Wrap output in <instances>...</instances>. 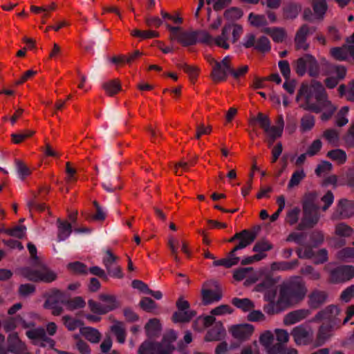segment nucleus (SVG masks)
I'll return each mask as SVG.
<instances>
[{"instance_id": "obj_1", "label": "nucleus", "mask_w": 354, "mask_h": 354, "mask_svg": "<svg viewBox=\"0 0 354 354\" xmlns=\"http://www.w3.org/2000/svg\"><path fill=\"white\" fill-rule=\"evenodd\" d=\"M324 88L317 81H312L310 84H303L298 91L296 101L300 108L315 113L322 111L319 100L322 99Z\"/></svg>"}, {"instance_id": "obj_2", "label": "nucleus", "mask_w": 354, "mask_h": 354, "mask_svg": "<svg viewBox=\"0 0 354 354\" xmlns=\"http://www.w3.org/2000/svg\"><path fill=\"white\" fill-rule=\"evenodd\" d=\"M207 62L212 66L210 77L214 82L225 81L230 74L232 66V57L225 56L222 60L217 61L212 56L207 57Z\"/></svg>"}, {"instance_id": "obj_3", "label": "nucleus", "mask_w": 354, "mask_h": 354, "mask_svg": "<svg viewBox=\"0 0 354 354\" xmlns=\"http://www.w3.org/2000/svg\"><path fill=\"white\" fill-rule=\"evenodd\" d=\"M302 208L303 216L297 226V230H304L313 228L318 223L320 218L319 207L313 201L306 200L303 203Z\"/></svg>"}, {"instance_id": "obj_4", "label": "nucleus", "mask_w": 354, "mask_h": 354, "mask_svg": "<svg viewBox=\"0 0 354 354\" xmlns=\"http://www.w3.org/2000/svg\"><path fill=\"white\" fill-rule=\"evenodd\" d=\"M20 273L24 278L35 282L50 283L57 279V274L46 266H41L37 269L24 268Z\"/></svg>"}, {"instance_id": "obj_5", "label": "nucleus", "mask_w": 354, "mask_h": 354, "mask_svg": "<svg viewBox=\"0 0 354 354\" xmlns=\"http://www.w3.org/2000/svg\"><path fill=\"white\" fill-rule=\"evenodd\" d=\"M254 122L259 123L260 127L263 130L268 138L269 145H272L274 140L282 136L283 130L277 126H271V121L267 115L259 113L256 118H252L250 123Z\"/></svg>"}, {"instance_id": "obj_6", "label": "nucleus", "mask_w": 354, "mask_h": 354, "mask_svg": "<svg viewBox=\"0 0 354 354\" xmlns=\"http://www.w3.org/2000/svg\"><path fill=\"white\" fill-rule=\"evenodd\" d=\"M222 297V290L216 281H209L203 283L201 289L203 305L208 306L218 302Z\"/></svg>"}, {"instance_id": "obj_7", "label": "nucleus", "mask_w": 354, "mask_h": 354, "mask_svg": "<svg viewBox=\"0 0 354 354\" xmlns=\"http://www.w3.org/2000/svg\"><path fill=\"white\" fill-rule=\"evenodd\" d=\"M341 309L336 305H329L324 309L319 310L314 317L313 322H319L326 320V323L332 326L341 328L343 325L339 317Z\"/></svg>"}, {"instance_id": "obj_8", "label": "nucleus", "mask_w": 354, "mask_h": 354, "mask_svg": "<svg viewBox=\"0 0 354 354\" xmlns=\"http://www.w3.org/2000/svg\"><path fill=\"white\" fill-rule=\"evenodd\" d=\"M166 27L170 31V40H177L183 46L196 44L195 31H182L180 27H174L169 24H167Z\"/></svg>"}, {"instance_id": "obj_9", "label": "nucleus", "mask_w": 354, "mask_h": 354, "mask_svg": "<svg viewBox=\"0 0 354 354\" xmlns=\"http://www.w3.org/2000/svg\"><path fill=\"white\" fill-rule=\"evenodd\" d=\"M354 215V201L346 198L339 200L330 219L333 221L348 218Z\"/></svg>"}, {"instance_id": "obj_10", "label": "nucleus", "mask_w": 354, "mask_h": 354, "mask_svg": "<svg viewBox=\"0 0 354 354\" xmlns=\"http://www.w3.org/2000/svg\"><path fill=\"white\" fill-rule=\"evenodd\" d=\"M294 342L297 346H308L313 342V330L309 327L303 324L294 327L290 333Z\"/></svg>"}, {"instance_id": "obj_11", "label": "nucleus", "mask_w": 354, "mask_h": 354, "mask_svg": "<svg viewBox=\"0 0 354 354\" xmlns=\"http://www.w3.org/2000/svg\"><path fill=\"white\" fill-rule=\"evenodd\" d=\"M261 279L262 281L255 286L254 291L264 292L265 300L275 299L277 295L275 279L269 274H263Z\"/></svg>"}, {"instance_id": "obj_12", "label": "nucleus", "mask_w": 354, "mask_h": 354, "mask_svg": "<svg viewBox=\"0 0 354 354\" xmlns=\"http://www.w3.org/2000/svg\"><path fill=\"white\" fill-rule=\"evenodd\" d=\"M118 259V257L110 250H106L105 255L102 259V263L109 275L115 278L122 279L124 274L122 268L117 264Z\"/></svg>"}, {"instance_id": "obj_13", "label": "nucleus", "mask_w": 354, "mask_h": 354, "mask_svg": "<svg viewBox=\"0 0 354 354\" xmlns=\"http://www.w3.org/2000/svg\"><path fill=\"white\" fill-rule=\"evenodd\" d=\"M354 277V267L352 266H339L329 272V281L333 283H344Z\"/></svg>"}, {"instance_id": "obj_14", "label": "nucleus", "mask_w": 354, "mask_h": 354, "mask_svg": "<svg viewBox=\"0 0 354 354\" xmlns=\"http://www.w3.org/2000/svg\"><path fill=\"white\" fill-rule=\"evenodd\" d=\"M26 334L36 345L42 347L48 346L50 348H53L55 346L54 340L47 336L43 328L30 329L26 331Z\"/></svg>"}, {"instance_id": "obj_15", "label": "nucleus", "mask_w": 354, "mask_h": 354, "mask_svg": "<svg viewBox=\"0 0 354 354\" xmlns=\"http://www.w3.org/2000/svg\"><path fill=\"white\" fill-rule=\"evenodd\" d=\"M315 28L310 27L307 24H303L297 31L295 37V44L297 50H307L309 44L307 43L306 38L308 35L313 34Z\"/></svg>"}, {"instance_id": "obj_16", "label": "nucleus", "mask_w": 354, "mask_h": 354, "mask_svg": "<svg viewBox=\"0 0 354 354\" xmlns=\"http://www.w3.org/2000/svg\"><path fill=\"white\" fill-rule=\"evenodd\" d=\"M232 337L239 341L250 338L254 332V326L249 324L233 325L229 328Z\"/></svg>"}, {"instance_id": "obj_17", "label": "nucleus", "mask_w": 354, "mask_h": 354, "mask_svg": "<svg viewBox=\"0 0 354 354\" xmlns=\"http://www.w3.org/2000/svg\"><path fill=\"white\" fill-rule=\"evenodd\" d=\"M339 328L328 324H322L317 330L316 346H319L325 344L333 336L334 332Z\"/></svg>"}, {"instance_id": "obj_18", "label": "nucleus", "mask_w": 354, "mask_h": 354, "mask_svg": "<svg viewBox=\"0 0 354 354\" xmlns=\"http://www.w3.org/2000/svg\"><path fill=\"white\" fill-rule=\"evenodd\" d=\"M138 354H168L167 350H162L158 342L145 341L138 349Z\"/></svg>"}, {"instance_id": "obj_19", "label": "nucleus", "mask_w": 354, "mask_h": 354, "mask_svg": "<svg viewBox=\"0 0 354 354\" xmlns=\"http://www.w3.org/2000/svg\"><path fill=\"white\" fill-rule=\"evenodd\" d=\"M311 312L308 309H299L286 314L283 318V324L286 326L296 324L310 315Z\"/></svg>"}, {"instance_id": "obj_20", "label": "nucleus", "mask_w": 354, "mask_h": 354, "mask_svg": "<svg viewBox=\"0 0 354 354\" xmlns=\"http://www.w3.org/2000/svg\"><path fill=\"white\" fill-rule=\"evenodd\" d=\"M327 298L326 292L315 290L308 295V304L310 308L317 309L326 301Z\"/></svg>"}, {"instance_id": "obj_21", "label": "nucleus", "mask_w": 354, "mask_h": 354, "mask_svg": "<svg viewBox=\"0 0 354 354\" xmlns=\"http://www.w3.org/2000/svg\"><path fill=\"white\" fill-rule=\"evenodd\" d=\"M294 303L301 301L306 296L307 288L302 283L291 284L288 287Z\"/></svg>"}, {"instance_id": "obj_22", "label": "nucleus", "mask_w": 354, "mask_h": 354, "mask_svg": "<svg viewBox=\"0 0 354 354\" xmlns=\"http://www.w3.org/2000/svg\"><path fill=\"white\" fill-rule=\"evenodd\" d=\"M225 334V330L223 324L221 322H217L213 327L207 331L205 335V340L208 342L218 341L224 337Z\"/></svg>"}, {"instance_id": "obj_23", "label": "nucleus", "mask_w": 354, "mask_h": 354, "mask_svg": "<svg viewBox=\"0 0 354 354\" xmlns=\"http://www.w3.org/2000/svg\"><path fill=\"white\" fill-rule=\"evenodd\" d=\"M8 351L15 354H29L26 351V346L16 335L10 336L8 339Z\"/></svg>"}, {"instance_id": "obj_24", "label": "nucleus", "mask_w": 354, "mask_h": 354, "mask_svg": "<svg viewBox=\"0 0 354 354\" xmlns=\"http://www.w3.org/2000/svg\"><path fill=\"white\" fill-rule=\"evenodd\" d=\"M274 336L271 331L266 330L263 333L260 337V343L265 347L266 351L269 354H277V350L272 346Z\"/></svg>"}, {"instance_id": "obj_25", "label": "nucleus", "mask_w": 354, "mask_h": 354, "mask_svg": "<svg viewBox=\"0 0 354 354\" xmlns=\"http://www.w3.org/2000/svg\"><path fill=\"white\" fill-rule=\"evenodd\" d=\"M177 335L174 330H169L167 332L160 342H158L161 345L162 350H167L168 354H171L174 350V346L172 343L176 340Z\"/></svg>"}, {"instance_id": "obj_26", "label": "nucleus", "mask_w": 354, "mask_h": 354, "mask_svg": "<svg viewBox=\"0 0 354 354\" xmlns=\"http://www.w3.org/2000/svg\"><path fill=\"white\" fill-rule=\"evenodd\" d=\"M57 240L63 241L66 240L72 232V225L67 221H63L60 218L57 220Z\"/></svg>"}, {"instance_id": "obj_27", "label": "nucleus", "mask_w": 354, "mask_h": 354, "mask_svg": "<svg viewBox=\"0 0 354 354\" xmlns=\"http://www.w3.org/2000/svg\"><path fill=\"white\" fill-rule=\"evenodd\" d=\"M263 32L269 35L276 43H282L287 37L286 31L283 28H266L263 29Z\"/></svg>"}, {"instance_id": "obj_28", "label": "nucleus", "mask_w": 354, "mask_h": 354, "mask_svg": "<svg viewBox=\"0 0 354 354\" xmlns=\"http://www.w3.org/2000/svg\"><path fill=\"white\" fill-rule=\"evenodd\" d=\"M17 326H21L24 328H30L33 326L32 322L26 323L21 317H11L6 320L3 323V328L6 331H10L15 329Z\"/></svg>"}, {"instance_id": "obj_29", "label": "nucleus", "mask_w": 354, "mask_h": 354, "mask_svg": "<svg viewBox=\"0 0 354 354\" xmlns=\"http://www.w3.org/2000/svg\"><path fill=\"white\" fill-rule=\"evenodd\" d=\"M315 19L322 21L328 10L326 0H313L312 3Z\"/></svg>"}, {"instance_id": "obj_30", "label": "nucleus", "mask_w": 354, "mask_h": 354, "mask_svg": "<svg viewBox=\"0 0 354 354\" xmlns=\"http://www.w3.org/2000/svg\"><path fill=\"white\" fill-rule=\"evenodd\" d=\"M241 234L242 235H241V237H239V243L237 244L242 250L254 242L257 237V232L254 231L243 230L241 231Z\"/></svg>"}, {"instance_id": "obj_31", "label": "nucleus", "mask_w": 354, "mask_h": 354, "mask_svg": "<svg viewBox=\"0 0 354 354\" xmlns=\"http://www.w3.org/2000/svg\"><path fill=\"white\" fill-rule=\"evenodd\" d=\"M230 33V26L225 25L222 29L221 34L214 39V43L221 48L228 49L230 48L228 43Z\"/></svg>"}, {"instance_id": "obj_32", "label": "nucleus", "mask_w": 354, "mask_h": 354, "mask_svg": "<svg viewBox=\"0 0 354 354\" xmlns=\"http://www.w3.org/2000/svg\"><path fill=\"white\" fill-rule=\"evenodd\" d=\"M80 333L91 343H97L101 338L100 333L91 327H81Z\"/></svg>"}, {"instance_id": "obj_33", "label": "nucleus", "mask_w": 354, "mask_h": 354, "mask_svg": "<svg viewBox=\"0 0 354 354\" xmlns=\"http://www.w3.org/2000/svg\"><path fill=\"white\" fill-rule=\"evenodd\" d=\"M330 53L334 59L338 61L346 60L348 55H350L348 45L332 48L330 50Z\"/></svg>"}, {"instance_id": "obj_34", "label": "nucleus", "mask_w": 354, "mask_h": 354, "mask_svg": "<svg viewBox=\"0 0 354 354\" xmlns=\"http://www.w3.org/2000/svg\"><path fill=\"white\" fill-rule=\"evenodd\" d=\"M111 331L115 334L119 343L123 344L126 339V331L124 324L115 322L111 327Z\"/></svg>"}, {"instance_id": "obj_35", "label": "nucleus", "mask_w": 354, "mask_h": 354, "mask_svg": "<svg viewBox=\"0 0 354 354\" xmlns=\"http://www.w3.org/2000/svg\"><path fill=\"white\" fill-rule=\"evenodd\" d=\"M277 301L278 305H280L281 307L283 308V310L290 305L294 304L288 287L281 289L279 296Z\"/></svg>"}, {"instance_id": "obj_36", "label": "nucleus", "mask_w": 354, "mask_h": 354, "mask_svg": "<svg viewBox=\"0 0 354 354\" xmlns=\"http://www.w3.org/2000/svg\"><path fill=\"white\" fill-rule=\"evenodd\" d=\"M232 303L244 312L250 311L254 308V302L248 298L239 299L236 297L232 299Z\"/></svg>"}, {"instance_id": "obj_37", "label": "nucleus", "mask_w": 354, "mask_h": 354, "mask_svg": "<svg viewBox=\"0 0 354 354\" xmlns=\"http://www.w3.org/2000/svg\"><path fill=\"white\" fill-rule=\"evenodd\" d=\"M297 265L298 261L297 260L289 262H274L271 264L270 268L272 271H287L294 269Z\"/></svg>"}, {"instance_id": "obj_38", "label": "nucleus", "mask_w": 354, "mask_h": 354, "mask_svg": "<svg viewBox=\"0 0 354 354\" xmlns=\"http://www.w3.org/2000/svg\"><path fill=\"white\" fill-rule=\"evenodd\" d=\"M99 299L104 304V306L106 309H109V312L117 308L119 306L118 302L115 297L111 295L100 294L98 296Z\"/></svg>"}, {"instance_id": "obj_39", "label": "nucleus", "mask_w": 354, "mask_h": 354, "mask_svg": "<svg viewBox=\"0 0 354 354\" xmlns=\"http://www.w3.org/2000/svg\"><path fill=\"white\" fill-rule=\"evenodd\" d=\"M301 209L298 207H295L288 209L286 212L285 222L290 226L298 223L300 218Z\"/></svg>"}, {"instance_id": "obj_40", "label": "nucleus", "mask_w": 354, "mask_h": 354, "mask_svg": "<svg viewBox=\"0 0 354 354\" xmlns=\"http://www.w3.org/2000/svg\"><path fill=\"white\" fill-rule=\"evenodd\" d=\"M102 88L109 95L113 96L121 90V85L118 80H112L103 83Z\"/></svg>"}, {"instance_id": "obj_41", "label": "nucleus", "mask_w": 354, "mask_h": 354, "mask_svg": "<svg viewBox=\"0 0 354 354\" xmlns=\"http://www.w3.org/2000/svg\"><path fill=\"white\" fill-rule=\"evenodd\" d=\"M262 53H268L271 50V44L269 39L266 36H261L256 39L254 48Z\"/></svg>"}, {"instance_id": "obj_42", "label": "nucleus", "mask_w": 354, "mask_h": 354, "mask_svg": "<svg viewBox=\"0 0 354 354\" xmlns=\"http://www.w3.org/2000/svg\"><path fill=\"white\" fill-rule=\"evenodd\" d=\"M194 316L195 313L193 310H178L174 313L172 319L174 322H187Z\"/></svg>"}, {"instance_id": "obj_43", "label": "nucleus", "mask_w": 354, "mask_h": 354, "mask_svg": "<svg viewBox=\"0 0 354 354\" xmlns=\"http://www.w3.org/2000/svg\"><path fill=\"white\" fill-rule=\"evenodd\" d=\"M327 156L332 160L337 162L338 164H344L347 159L346 152L340 149H336L329 151L327 153Z\"/></svg>"}, {"instance_id": "obj_44", "label": "nucleus", "mask_w": 354, "mask_h": 354, "mask_svg": "<svg viewBox=\"0 0 354 354\" xmlns=\"http://www.w3.org/2000/svg\"><path fill=\"white\" fill-rule=\"evenodd\" d=\"M306 178V173L304 169H298L293 172L289 183L288 184V189H292L299 185V183Z\"/></svg>"}, {"instance_id": "obj_45", "label": "nucleus", "mask_w": 354, "mask_h": 354, "mask_svg": "<svg viewBox=\"0 0 354 354\" xmlns=\"http://www.w3.org/2000/svg\"><path fill=\"white\" fill-rule=\"evenodd\" d=\"M274 334L278 348L283 347L289 342L290 335L286 330L281 328L275 329Z\"/></svg>"}, {"instance_id": "obj_46", "label": "nucleus", "mask_w": 354, "mask_h": 354, "mask_svg": "<svg viewBox=\"0 0 354 354\" xmlns=\"http://www.w3.org/2000/svg\"><path fill=\"white\" fill-rule=\"evenodd\" d=\"M145 330L147 335L153 337L160 330V324L158 319H151L145 325Z\"/></svg>"}, {"instance_id": "obj_47", "label": "nucleus", "mask_w": 354, "mask_h": 354, "mask_svg": "<svg viewBox=\"0 0 354 354\" xmlns=\"http://www.w3.org/2000/svg\"><path fill=\"white\" fill-rule=\"evenodd\" d=\"M309 56V54H306L296 61L295 71L296 73L300 76H303L306 73L308 65Z\"/></svg>"}, {"instance_id": "obj_48", "label": "nucleus", "mask_w": 354, "mask_h": 354, "mask_svg": "<svg viewBox=\"0 0 354 354\" xmlns=\"http://www.w3.org/2000/svg\"><path fill=\"white\" fill-rule=\"evenodd\" d=\"M353 232V229L344 223H339L335 227V234L338 236L349 237Z\"/></svg>"}, {"instance_id": "obj_49", "label": "nucleus", "mask_w": 354, "mask_h": 354, "mask_svg": "<svg viewBox=\"0 0 354 354\" xmlns=\"http://www.w3.org/2000/svg\"><path fill=\"white\" fill-rule=\"evenodd\" d=\"M65 305L68 310L73 311L84 308L86 302L82 297H75L66 301Z\"/></svg>"}, {"instance_id": "obj_50", "label": "nucleus", "mask_w": 354, "mask_h": 354, "mask_svg": "<svg viewBox=\"0 0 354 354\" xmlns=\"http://www.w3.org/2000/svg\"><path fill=\"white\" fill-rule=\"evenodd\" d=\"M63 323L68 330L73 331L83 326V323L80 319H74L69 315H65L62 317Z\"/></svg>"}, {"instance_id": "obj_51", "label": "nucleus", "mask_w": 354, "mask_h": 354, "mask_svg": "<svg viewBox=\"0 0 354 354\" xmlns=\"http://www.w3.org/2000/svg\"><path fill=\"white\" fill-rule=\"evenodd\" d=\"M266 301L269 303L263 306V310L268 315H272L283 310V308L278 305L277 301H274V299Z\"/></svg>"}, {"instance_id": "obj_52", "label": "nucleus", "mask_w": 354, "mask_h": 354, "mask_svg": "<svg viewBox=\"0 0 354 354\" xmlns=\"http://www.w3.org/2000/svg\"><path fill=\"white\" fill-rule=\"evenodd\" d=\"M300 10V6L296 4L288 5L283 9V17L286 19H294L298 16Z\"/></svg>"}, {"instance_id": "obj_53", "label": "nucleus", "mask_w": 354, "mask_h": 354, "mask_svg": "<svg viewBox=\"0 0 354 354\" xmlns=\"http://www.w3.org/2000/svg\"><path fill=\"white\" fill-rule=\"evenodd\" d=\"M323 137L329 143L333 145H337L339 139V133L335 129H329L324 131Z\"/></svg>"}, {"instance_id": "obj_54", "label": "nucleus", "mask_w": 354, "mask_h": 354, "mask_svg": "<svg viewBox=\"0 0 354 354\" xmlns=\"http://www.w3.org/2000/svg\"><path fill=\"white\" fill-rule=\"evenodd\" d=\"M248 21L250 24L254 27L264 26L268 24L264 15H255L252 12L249 15Z\"/></svg>"}, {"instance_id": "obj_55", "label": "nucleus", "mask_w": 354, "mask_h": 354, "mask_svg": "<svg viewBox=\"0 0 354 354\" xmlns=\"http://www.w3.org/2000/svg\"><path fill=\"white\" fill-rule=\"evenodd\" d=\"M88 306L90 310L95 314L104 315L109 313V309H106L102 303H97L93 299L88 301Z\"/></svg>"}, {"instance_id": "obj_56", "label": "nucleus", "mask_w": 354, "mask_h": 354, "mask_svg": "<svg viewBox=\"0 0 354 354\" xmlns=\"http://www.w3.org/2000/svg\"><path fill=\"white\" fill-rule=\"evenodd\" d=\"M348 108L347 106L342 107L337 113L335 117V124L338 127L345 126L348 122L347 118Z\"/></svg>"}, {"instance_id": "obj_57", "label": "nucleus", "mask_w": 354, "mask_h": 354, "mask_svg": "<svg viewBox=\"0 0 354 354\" xmlns=\"http://www.w3.org/2000/svg\"><path fill=\"white\" fill-rule=\"evenodd\" d=\"M26 233V227L24 225H17L9 230H5V234L17 239H22Z\"/></svg>"}, {"instance_id": "obj_58", "label": "nucleus", "mask_w": 354, "mask_h": 354, "mask_svg": "<svg viewBox=\"0 0 354 354\" xmlns=\"http://www.w3.org/2000/svg\"><path fill=\"white\" fill-rule=\"evenodd\" d=\"M131 35L143 39L159 37L158 32L153 30H140L138 29L133 30L131 31Z\"/></svg>"}, {"instance_id": "obj_59", "label": "nucleus", "mask_w": 354, "mask_h": 354, "mask_svg": "<svg viewBox=\"0 0 354 354\" xmlns=\"http://www.w3.org/2000/svg\"><path fill=\"white\" fill-rule=\"evenodd\" d=\"M315 125L314 116L307 114L302 117L301 120V130L308 131L313 129Z\"/></svg>"}, {"instance_id": "obj_60", "label": "nucleus", "mask_w": 354, "mask_h": 354, "mask_svg": "<svg viewBox=\"0 0 354 354\" xmlns=\"http://www.w3.org/2000/svg\"><path fill=\"white\" fill-rule=\"evenodd\" d=\"M15 165L18 176L21 180H24L30 174L31 171L30 168L22 161L19 160H16Z\"/></svg>"}, {"instance_id": "obj_61", "label": "nucleus", "mask_w": 354, "mask_h": 354, "mask_svg": "<svg viewBox=\"0 0 354 354\" xmlns=\"http://www.w3.org/2000/svg\"><path fill=\"white\" fill-rule=\"evenodd\" d=\"M332 164L328 161L321 162L315 169V174L318 176H322L328 174L332 170Z\"/></svg>"}, {"instance_id": "obj_62", "label": "nucleus", "mask_w": 354, "mask_h": 354, "mask_svg": "<svg viewBox=\"0 0 354 354\" xmlns=\"http://www.w3.org/2000/svg\"><path fill=\"white\" fill-rule=\"evenodd\" d=\"M273 248L272 245L266 239H262L257 241L253 247L252 250L258 253H262L272 250Z\"/></svg>"}, {"instance_id": "obj_63", "label": "nucleus", "mask_w": 354, "mask_h": 354, "mask_svg": "<svg viewBox=\"0 0 354 354\" xmlns=\"http://www.w3.org/2000/svg\"><path fill=\"white\" fill-rule=\"evenodd\" d=\"M242 16V10L236 7L230 8L224 12V17L227 19L232 21L239 19Z\"/></svg>"}, {"instance_id": "obj_64", "label": "nucleus", "mask_w": 354, "mask_h": 354, "mask_svg": "<svg viewBox=\"0 0 354 354\" xmlns=\"http://www.w3.org/2000/svg\"><path fill=\"white\" fill-rule=\"evenodd\" d=\"M336 257L341 261L354 258V248L350 247L344 248L337 252Z\"/></svg>"}]
</instances>
